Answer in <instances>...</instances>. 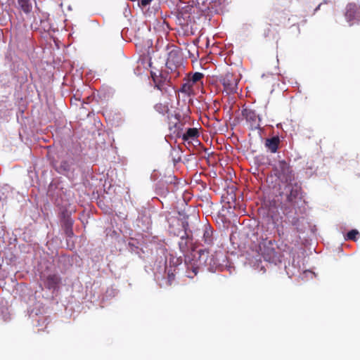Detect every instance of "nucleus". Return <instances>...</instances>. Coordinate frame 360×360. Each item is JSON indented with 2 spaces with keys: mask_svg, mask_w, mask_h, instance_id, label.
<instances>
[{
  "mask_svg": "<svg viewBox=\"0 0 360 360\" xmlns=\"http://www.w3.org/2000/svg\"><path fill=\"white\" fill-rule=\"evenodd\" d=\"M203 240L205 243L210 244L212 241V231L209 226H205L203 231Z\"/></svg>",
  "mask_w": 360,
  "mask_h": 360,
  "instance_id": "4468645a",
  "label": "nucleus"
},
{
  "mask_svg": "<svg viewBox=\"0 0 360 360\" xmlns=\"http://www.w3.org/2000/svg\"><path fill=\"white\" fill-rule=\"evenodd\" d=\"M276 175L281 181L290 183L294 179L292 171L288 163L284 160L279 161L275 167Z\"/></svg>",
  "mask_w": 360,
  "mask_h": 360,
  "instance_id": "7ed1b4c3",
  "label": "nucleus"
},
{
  "mask_svg": "<svg viewBox=\"0 0 360 360\" xmlns=\"http://www.w3.org/2000/svg\"><path fill=\"white\" fill-rule=\"evenodd\" d=\"M257 263L254 265L255 269L257 270V271H262L263 272H264L265 271V267L262 264V262L260 259L257 260Z\"/></svg>",
  "mask_w": 360,
  "mask_h": 360,
  "instance_id": "aec40b11",
  "label": "nucleus"
},
{
  "mask_svg": "<svg viewBox=\"0 0 360 360\" xmlns=\"http://www.w3.org/2000/svg\"><path fill=\"white\" fill-rule=\"evenodd\" d=\"M243 116L248 122L252 128L257 129L260 125V117L255 110L245 108L242 112Z\"/></svg>",
  "mask_w": 360,
  "mask_h": 360,
  "instance_id": "0eeeda50",
  "label": "nucleus"
},
{
  "mask_svg": "<svg viewBox=\"0 0 360 360\" xmlns=\"http://www.w3.org/2000/svg\"><path fill=\"white\" fill-rule=\"evenodd\" d=\"M179 258L172 257L169 259V266L167 265V260L163 269L155 272V277L160 285H171L175 279L176 274V266L180 264Z\"/></svg>",
  "mask_w": 360,
  "mask_h": 360,
  "instance_id": "f03ea898",
  "label": "nucleus"
},
{
  "mask_svg": "<svg viewBox=\"0 0 360 360\" xmlns=\"http://www.w3.org/2000/svg\"><path fill=\"white\" fill-rule=\"evenodd\" d=\"M203 75L202 73L195 72L188 81L191 82V84L194 85L195 84L200 81Z\"/></svg>",
  "mask_w": 360,
  "mask_h": 360,
  "instance_id": "dca6fc26",
  "label": "nucleus"
},
{
  "mask_svg": "<svg viewBox=\"0 0 360 360\" xmlns=\"http://www.w3.org/2000/svg\"><path fill=\"white\" fill-rule=\"evenodd\" d=\"M179 248L181 252H185L187 249V242L186 239L182 236L181 238V241L179 243Z\"/></svg>",
  "mask_w": 360,
  "mask_h": 360,
  "instance_id": "6ab92c4d",
  "label": "nucleus"
},
{
  "mask_svg": "<svg viewBox=\"0 0 360 360\" xmlns=\"http://www.w3.org/2000/svg\"><path fill=\"white\" fill-rule=\"evenodd\" d=\"M345 16L350 25H352L354 20H358L360 18V7L355 4H349L347 6Z\"/></svg>",
  "mask_w": 360,
  "mask_h": 360,
  "instance_id": "6e6552de",
  "label": "nucleus"
},
{
  "mask_svg": "<svg viewBox=\"0 0 360 360\" xmlns=\"http://www.w3.org/2000/svg\"><path fill=\"white\" fill-rule=\"evenodd\" d=\"M18 4L25 13H29L32 11V6L30 0H18Z\"/></svg>",
  "mask_w": 360,
  "mask_h": 360,
  "instance_id": "ddd939ff",
  "label": "nucleus"
},
{
  "mask_svg": "<svg viewBox=\"0 0 360 360\" xmlns=\"http://www.w3.org/2000/svg\"><path fill=\"white\" fill-rule=\"evenodd\" d=\"M222 84L227 94L236 91L239 79L233 73L227 72L221 79Z\"/></svg>",
  "mask_w": 360,
  "mask_h": 360,
  "instance_id": "39448f33",
  "label": "nucleus"
},
{
  "mask_svg": "<svg viewBox=\"0 0 360 360\" xmlns=\"http://www.w3.org/2000/svg\"><path fill=\"white\" fill-rule=\"evenodd\" d=\"M198 255V257L193 256V258L187 257L185 259L187 277L193 278L202 267H205L209 271L212 272L215 271L219 267L220 253L212 252L207 250H200Z\"/></svg>",
  "mask_w": 360,
  "mask_h": 360,
  "instance_id": "f257e3e1",
  "label": "nucleus"
},
{
  "mask_svg": "<svg viewBox=\"0 0 360 360\" xmlns=\"http://www.w3.org/2000/svg\"><path fill=\"white\" fill-rule=\"evenodd\" d=\"M193 86V85L187 81L182 84L181 88L179 91L185 94L187 96H191L194 94Z\"/></svg>",
  "mask_w": 360,
  "mask_h": 360,
  "instance_id": "f8f14e48",
  "label": "nucleus"
},
{
  "mask_svg": "<svg viewBox=\"0 0 360 360\" xmlns=\"http://www.w3.org/2000/svg\"><path fill=\"white\" fill-rule=\"evenodd\" d=\"M152 1V0H141L140 1V4L142 6H146L148 5H149L150 4V2Z\"/></svg>",
  "mask_w": 360,
  "mask_h": 360,
  "instance_id": "412c9836",
  "label": "nucleus"
},
{
  "mask_svg": "<svg viewBox=\"0 0 360 360\" xmlns=\"http://www.w3.org/2000/svg\"><path fill=\"white\" fill-rule=\"evenodd\" d=\"M155 109L156 111L161 114H165L167 112L168 108L166 105L162 103H158L155 105Z\"/></svg>",
  "mask_w": 360,
  "mask_h": 360,
  "instance_id": "f3484780",
  "label": "nucleus"
},
{
  "mask_svg": "<svg viewBox=\"0 0 360 360\" xmlns=\"http://www.w3.org/2000/svg\"><path fill=\"white\" fill-rule=\"evenodd\" d=\"M262 251V255L265 261L270 263L277 264L281 263L282 260V255L276 252L272 247V243L271 240L268 241L267 244L264 245V249H261Z\"/></svg>",
  "mask_w": 360,
  "mask_h": 360,
  "instance_id": "20e7f679",
  "label": "nucleus"
},
{
  "mask_svg": "<svg viewBox=\"0 0 360 360\" xmlns=\"http://www.w3.org/2000/svg\"><path fill=\"white\" fill-rule=\"evenodd\" d=\"M73 224V221L71 218L68 217L65 219V232L68 236L71 237L73 234L72 230V226Z\"/></svg>",
  "mask_w": 360,
  "mask_h": 360,
  "instance_id": "2eb2a0df",
  "label": "nucleus"
},
{
  "mask_svg": "<svg viewBox=\"0 0 360 360\" xmlns=\"http://www.w3.org/2000/svg\"><path fill=\"white\" fill-rule=\"evenodd\" d=\"M155 87L160 91H163V89H164L162 84L160 83H156Z\"/></svg>",
  "mask_w": 360,
  "mask_h": 360,
  "instance_id": "4be33fe9",
  "label": "nucleus"
},
{
  "mask_svg": "<svg viewBox=\"0 0 360 360\" xmlns=\"http://www.w3.org/2000/svg\"><path fill=\"white\" fill-rule=\"evenodd\" d=\"M280 143V139L278 136H273L269 139H266L265 141V146L271 153H274L277 151Z\"/></svg>",
  "mask_w": 360,
  "mask_h": 360,
  "instance_id": "9d476101",
  "label": "nucleus"
},
{
  "mask_svg": "<svg viewBox=\"0 0 360 360\" xmlns=\"http://www.w3.org/2000/svg\"><path fill=\"white\" fill-rule=\"evenodd\" d=\"M60 279L57 275H50L47 277L45 285L49 290H57L59 285Z\"/></svg>",
  "mask_w": 360,
  "mask_h": 360,
  "instance_id": "1a4fd4ad",
  "label": "nucleus"
},
{
  "mask_svg": "<svg viewBox=\"0 0 360 360\" xmlns=\"http://www.w3.org/2000/svg\"><path fill=\"white\" fill-rule=\"evenodd\" d=\"M358 235V231L352 230L347 233L346 240H356Z\"/></svg>",
  "mask_w": 360,
  "mask_h": 360,
  "instance_id": "a211bd4d",
  "label": "nucleus"
},
{
  "mask_svg": "<svg viewBox=\"0 0 360 360\" xmlns=\"http://www.w3.org/2000/svg\"><path fill=\"white\" fill-rule=\"evenodd\" d=\"M287 188L289 189V193L287 194V201L291 205L295 206L297 204L299 200L302 199L301 186L297 184L287 183Z\"/></svg>",
  "mask_w": 360,
  "mask_h": 360,
  "instance_id": "423d86ee",
  "label": "nucleus"
},
{
  "mask_svg": "<svg viewBox=\"0 0 360 360\" xmlns=\"http://www.w3.org/2000/svg\"><path fill=\"white\" fill-rule=\"evenodd\" d=\"M199 135L198 131L196 128H188L185 133L182 135V139L184 141L190 143L191 141L195 140Z\"/></svg>",
  "mask_w": 360,
  "mask_h": 360,
  "instance_id": "9b49d317",
  "label": "nucleus"
}]
</instances>
